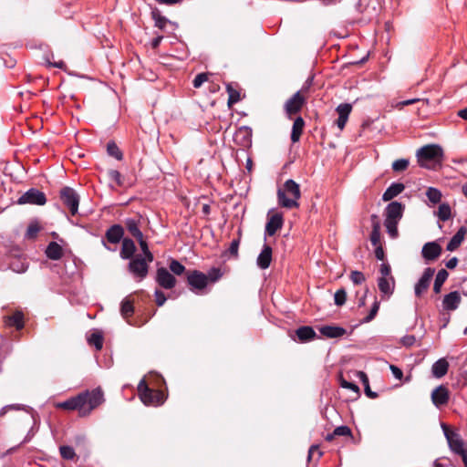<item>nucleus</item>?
<instances>
[{
  "mask_svg": "<svg viewBox=\"0 0 467 467\" xmlns=\"http://www.w3.org/2000/svg\"><path fill=\"white\" fill-rule=\"evenodd\" d=\"M84 396H80V393L75 397H72L65 401L57 404V408L63 409L65 410H78L79 416L85 417V410L83 407Z\"/></svg>",
  "mask_w": 467,
  "mask_h": 467,
  "instance_id": "14",
  "label": "nucleus"
},
{
  "mask_svg": "<svg viewBox=\"0 0 467 467\" xmlns=\"http://www.w3.org/2000/svg\"><path fill=\"white\" fill-rule=\"evenodd\" d=\"M336 110H337L338 116L348 118V116L352 110V106H351V104H348V103H342L337 107Z\"/></svg>",
  "mask_w": 467,
  "mask_h": 467,
  "instance_id": "46",
  "label": "nucleus"
},
{
  "mask_svg": "<svg viewBox=\"0 0 467 467\" xmlns=\"http://www.w3.org/2000/svg\"><path fill=\"white\" fill-rule=\"evenodd\" d=\"M155 281L164 289H172L176 285V278L165 267H160L157 269Z\"/></svg>",
  "mask_w": 467,
  "mask_h": 467,
  "instance_id": "13",
  "label": "nucleus"
},
{
  "mask_svg": "<svg viewBox=\"0 0 467 467\" xmlns=\"http://www.w3.org/2000/svg\"><path fill=\"white\" fill-rule=\"evenodd\" d=\"M302 90L296 92L284 106L286 116L291 119L293 115L298 113L304 104L306 103V98L302 95Z\"/></svg>",
  "mask_w": 467,
  "mask_h": 467,
  "instance_id": "11",
  "label": "nucleus"
},
{
  "mask_svg": "<svg viewBox=\"0 0 467 467\" xmlns=\"http://www.w3.org/2000/svg\"><path fill=\"white\" fill-rule=\"evenodd\" d=\"M375 256L378 260H384L385 258V253H384V250H383V247L382 245H378V246H375Z\"/></svg>",
  "mask_w": 467,
  "mask_h": 467,
  "instance_id": "63",
  "label": "nucleus"
},
{
  "mask_svg": "<svg viewBox=\"0 0 467 467\" xmlns=\"http://www.w3.org/2000/svg\"><path fill=\"white\" fill-rule=\"evenodd\" d=\"M416 337L413 335H406L401 338V343L405 347H411L415 344Z\"/></svg>",
  "mask_w": 467,
  "mask_h": 467,
  "instance_id": "59",
  "label": "nucleus"
},
{
  "mask_svg": "<svg viewBox=\"0 0 467 467\" xmlns=\"http://www.w3.org/2000/svg\"><path fill=\"white\" fill-rule=\"evenodd\" d=\"M465 234L466 229L464 227H461L458 232L451 237L447 244L446 249L451 252L456 250L462 243Z\"/></svg>",
  "mask_w": 467,
  "mask_h": 467,
  "instance_id": "31",
  "label": "nucleus"
},
{
  "mask_svg": "<svg viewBox=\"0 0 467 467\" xmlns=\"http://www.w3.org/2000/svg\"><path fill=\"white\" fill-rule=\"evenodd\" d=\"M227 91L229 93L228 105H232L239 101L240 94L238 91L233 89L229 85L227 86Z\"/></svg>",
  "mask_w": 467,
  "mask_h": 467,
  "instance_id": "50",
  "label": "nucleus"
},
{
  "mask_svg": "<svg viewBox=\"0 0 467 467\" xmlns=\"http://www.w3.org/2000/svg\"><path fill=\"white\" fill-rule=\"evenodd\" d=\"M305 127V120L302 117H297L293 123L291 131V140L293 143L299 141Z\"/></svg>",
  "mask_w": 467,
  "mask_h": 467,
  "instance_id": "28",
  "label": "nucleus"
},
{
  "mask_svg": "<svg viewBox=\"0 0 467 467\" xmlns=\"http://www.w3.org/2000/svg\"><path fill=\"white\" fill-rule=\"evenodd\" d=\"M187 282L195 294H202L208 285V276L198 270L187 272Z\"/></svg>",
  "mask_w": 467,
  "mask_h": 467,
  "instance_id": "8",
  "label": "nucleus"
},
{
  "mask_svg": "<svg viewBox=\"0 0 467 467\" xmlns=\"http://www.w3.org/2000/svg\"><path fill=\"white\" fill-rule=\"evenodd\" d=\"M441 246L436 242L426 243L421 250L422 257L426 261H434L441 254Z\"/></svg>",
  "mask_w": 467,
  "mask_h": 467,
  "instance_id": "16",
  "label": "nucleus"
},
{
  "mask_svg": "<svg viewBox=\"0 0 467 467\" xmlns=\"http://www.w3.org/2000/svg\"><path fill=\"white\" fill-rule=\"evenodd\" d=\"M124 228L120 224H113L109 228L107 229L105 233V238L102 239L101 243L103 246L109 250L112 251V249L108 246V243L112 244H117L124 238Z\"/></svg>",
  "mask_w": 467,
  "mask_h": 467,
  "instance_id": "10",
  "label": "nucleus"
},
{
  "mask_svg": "<svg viewBox=\"0 0 467 467\" xmlns=\"http://www.w3.org/2000/svg\"><path fill=\"white\" fill-rule=\"evenodd\" d=\"M355 375L360 379L364 387L369 385L368 378L365 372L356 371Z\"/></svg>",
  "mask_w": 467,
  "mask_h": 467,
  "instance_id": "62",
  "label": "nucleus"
},
{
  "mask_svg": "<svg viewBox=\"0 0 467 467\" xmlns=\"http://www.w3.org/2000/svg\"><path fill=\"white\" fill-rule=\"evenodd\" d=\"M320 334L327 338H338L347 334V330L339 326H323L319 327Z\"/></svg>",
  "mask_w": 467,
  "mask_h": 467,
  "instance_id": "21",
  "label": "nucleus"
},
{
  "mask_svg": "<svg viewBox=\"0 0 467 467\" xmlns=\"http://www.w3.org/2000/svg\"><path fill=\"white\" fill-rule=\"evenodd\" d=\"M46 255L51 260H59L63 256V249L57 243L51 242L46 249Z\"/></svg>",
  "mask_w": 467,
  "mask_h": 467,
  "instance_id": "30",
  "label": "nucleus"
},
{
  "mask_svg": "<svg viewBox=\"0 0 467 467\" xmlns=\"http://www.w3.org/2000/svg\"><path fill=\"white\" fill-rule=\"evenodd\" d=\"M120 313H121V316L125 319L129 318L130 317H131L133 315V313H134V306H133L132 302L130 299L125 298L121 302Z\"/></svg>",
  "mask_w": 467,
  "mask_h": 467,
  "instance_id": "35",
  "label": "nucleus"
},
{
  "mask_svg": "<svg viewBox=\"0 0 467 467\" xmlns=\"http://www.w3.org/2000/svg\"><path fill=\"white\" fill-rule=\"evenodd\" d=\"M136 252L135 243L130 238H124L119 252V255L122 259H131L134 257Z\"/></svg>",
  "mask_w": 467,
  "mask_h": 467,
  "instance_id": "24",
  "label": "nucleus"
},
{
  "mask_svg": "<svg viewBox=\"0 0 467 467\" xmlns=\"http://www.w3.org/2000/svg\"><path fill=\"white\" fill-rule=\"evenodd\" d=\"M448 368V361L445 358H440L432 365L431 372L434 377L440 379L447 374Z\"/></svg>",
  "mask_w": 467,
  "mask_h": 467,
  "instance_id": "29",
  "label": "nucleus"
},
{
  "mask_svg": "<svg viewBox=\"0 0 467 467\" xmlns=\"http://www.w3.org/2000/svg\"><path fill=\"white\" fill-rule=\"evenodd\" d=\"M240 244V239H234L232 241L230 247L228 249V253L234 257L238 256V249Z\"/></svg>",
  "mask_w": 467,
  "mask_h": 467,
  "instance_id": "54",
  "label": "nucleus"
},
{
  "mask_svg": "<svg viewBox=\"0 0 467 467\" xmlns=\"http://www.w3.org/2000/svg\"><path fill=\"white\" fill-rule=\"evenodd\" d=\"M296 335L300 342H308L316 338L317 334L312 327L303 326L296 330Z\"/></svg>",
  "mask_w": 467,
  "mask_h": 467,
  "instance_id": "25",
  "label": "nucleus"
},
{
  "mask_svg": "<svg viewBox=\"0 0 467 467\" xmlns=\"http://www.w3.org/2000/svg\"><path fill=\"white\" fill-rule=\"evenodd\" d=\"M155 296V301L157 306H161L166 302L167 298L165 296V294L161 290H156L154 293Z\"/></svg>",
  "mask_w": 467,
  "mask_h": 467,
  "instance_id": "57",
  "label": "nucleus"
},
{
  "mask_svg": "<svg viewBox=\"0 0 467 467\" xmlns=\"http://www.w3.org/2000/svg\"><path fill=\"white\" fill-rule=\"evenodd\" d=\"M210 73H200L196 75L192 81V85L195 88H199L204 82L208 81Z\"/></svg>",
  "mask_w": 467,
  "mask_h": 467,
  "instance_id": "47",
  "label": "nucleus"
},
{
  "mask_svg": "<svg viewBox=\"0 0 467 467\" xmlns=\"http://www.w3.org/2000/svg\"><path fill=\"white\" fill-rule=\"evenodd\" d=\"M335 304L338 306H343L347 300V292L344 288L337 290L334 295Z\"/></svg>",
  "mask_w": 467,
  "mask_h": 467,
  "instance_id": "45",
  "label": "nucleus"
},
{
  "mask_svg": "<svg viewBox=\"0 0 467 467\" xmlns=\"http://www.w3.org/2000/svg\"><path fill=\"white\" fill-rule=\"evenodd\" d=\"M371 221H372V231L370 234V242L374 246L381 245L380 244V223L378 221V216L376 214H372Z\"/></svg>",
  "mask_w": 467,
  "mask_h": 467,
  "instance_id": "27",
  "label": "nucleus"
},
{
  "mask_svg": "<svg viewBox=\"0 0 467 467\" xmlns=\"http://www.w3.org/2000/svg\"><path fill=\"white\" fill-rule=\"evenodd\" d=\"M404 212V205L399 202H391L385 209L384 225L387 233L391 238L398 237V223L401 220Z\"/></svg>",
  "mask_w": 467,
  "mask_h": 467,
  "instance_id": "3",
  "label": "nucleus"
},
{
  "mask_svg": "<svg viewBox=\"0 0 467 467\" xmlns=\"http://www.w3.org/2000/svg\"><path fill=\"white\" fill-rule=\"evenodd\" d=\"M152 261H148L147 258L142 257L141 254H137L130 259L128 269L134 278L139 281L143 280L149 273V264Z\"/></svg>",
  "mask_w": 467,
  "mask_h": 467,
  "instance_id": "7",
  "label": "nucleus"
},
{
  "mask_svg": "<svg viewBox=\"0 0 467 467\" xmlns=\"http://www.w3.org/2000/svg\"><path fill=\"white\" fill-rule=\"evenodd\" d=\"M154 20H155V26L159 27L160 29H164L168 23V19L164 16H161L160 15L156 16L153 15Z\"/></svg>",
  "mask_w": 467,
  "mask_h": 467,
  "instance_id": "56",
  "label": "nucleus"
},
{
  "mask_svg": "<svg viewBox=\"0 0 467 467\" xmlns=\"http://www.w3.org/2000/svg\"><path fill=\"white\" fill-rule=\"evenodd\" d=\"M435 269L427 267L421 277L419 279L414 287V293L417 297H420L429 288L431 281L434 275Z\"/></svg>",
  "mask_w": 467,
  "mask_h": 467,
  "instance_id": "15",
  "label": "nucleus"
},
{
  "mask_svg": "<svg viewBox=\"0 0 467 467\" xmlns=\"http://www.w3.org/2000/svg\"><path fill=\"white\" fill-rule=\"evenodd\" d=\"M40 231V226L37 223H31L26 232V237L27 239H35Z\"/></svg>",
  "mask_w": 467,
  "mask_h": 467,
  "instance_id": "44",
  "label": "nucleus"
},
{
  "mask_svg": "<svg viewBox=\"0 0 467 467\" xmlns=\"http://www.w3.org/2000/svg\"><path fill=\"white\" fill-rule=\"evenodd\" d=\"M334 434H336V436H351L352 432L349 427L339 426L334 430Z\"/></svg>",
  "mask_w": 467,
  "mask_h": 467,
  "instance_id": "53",
  "label": "nucleus"
},
{
  "mask_svg": "<svg viewBox=\"0 0 467 467\" xmlns=\"http://www.w3.org/2000/svg\"><path fill=\"white\" fill-rule=\"evenodd\" d=\"M140 244V247L143 253L142 257H145L148 259V261H153L154 256L152 253L150 251L147 242L143 238V234L141 235L140 239H137Z\"/></svg>",
  "mask_w": 467,
  "mask_h": 467,
  "instance_id": "40",
  "label": "nucleus"
},
{
  "mask_svg": "<svg viewBox=\"0 0 467 467\" xmlns=\"http://www.w3.org/2000/svg\"><path fill=\"white\" fill-rule=\"evenodd\" d=\"M109 176L111 180H113L114 182H116V183L118 185H122V181H121V174L119 171H116V170H111L109 171Z\"/></svg>",
  "mask_w": 467,
  "mask_h": 467,
  "instance_id": "58",
  "label": "nucleus"
},
{
  "mask_svg": "<svg viewBox=\"0 0 467 467\" xmlns=\"http://www.w3.org/2000/svg\"><path fill=\"white\" fill-rule=\"evenodd\" d=\"M60 199L64 205L67 206L71 215H76L78 211L79 197L74 189L64 187L60 191Z\"/></svg>",
  "mask_w": 467,
  "mask_h": 467,
  "instance_id": "9",
  "label": "nucleus"
},
{
  "mask_svg": "<svg viewBox=\"0 0 467 467\" xmlns=\"http://www.w3.org/2000/svg\"><path fill=\"white\" fill-rule=\"evenodd\" d=\"M441 428L448 441L450 450L455 454L461 456L464 467H467V445L464 441L458 432L451 431L446 424H442Z\"/></svg>",
  "mask_w": 467,
  "mask_h": 467,
  "instance_id": "4",
  "label": "nucleus"
},
{
  "mask_svg": "<svg viewBox=\"0 0 467 467\" xmlns=\"http://www.w3.org/2000/svg\"><path fill=\"white\" fill-rule=\"evenodd\" d=\"M317 452L318 456L317 458L319 459L321 456H322V451L319 450V447L317 445H312L309 450H308V461H311L314 454Z\"/></svg>",
  "mask_w": 467,
  "mask_h": 467,
  "instance_id": "60",
  "label": "nucleus"
},
{
  "mask_svg": "<svg viewBox=\"0 0 467 467\" xmlns=\"http://www.w3.org/2000/svg\"><path fill=\"white\" fill-rule=\"evenodd\" d=\"M234 140L243 147H248L252 143V130L249 127H240L235 134Z\"/></svg>",
  "mask_w": 467,
  "mask_h": 467,
  "instance_id": "22",
  "label": "nucleus"
},
{
  "mask_svg": "<svg viewBox=\"0 0 467 467\" xmlns=\"http://www.w3.org/2000/svg\"><path fill=\"white\" fill-rule=\"evenodd\" d=\"M348 119V118L338 116V118L336 121V124L340 130H342L345 128Z\"/></svg>",
  "mask_w": 467,
  "mask_h": 467,
  "instance_id": "64",
  "label": "nucleus"
},
{
  "mask_svg": "<svg viewBox=\"0 0 467 467\" xmlns=\"http://www.w3.org/2000/svg\"><path fill=\"white\" fill-rule=\"evenodd\" d=\"M448 272L445 269H441L438 274L436 275L434 285H433V291L436 294H439L441 290V286L444 284V282L448 278Z\"/></svg>",
  "mask_w": 467,
  "mask_h": 467,
  "instance_id": "34",
  "label": "nucleus"
},
{
  "mask_svg": "<svg viewBox=\"0 0 467 467\" xmlns=\"http://www.w3.org/2000/svg\"><path fill=\"white\" fill-rule=\"evenodd\" d=\"M277 201L281 207L286 209L298 208L301 197L300 186L292 179L285 182L282 188L277 190Z\"/></svg>",
  "mask_w": 467,
  "mask_h": 467,
  "instance_id": "1",
  "label": "nucleus"
},
{
  "mask_svg": "<svg viewBox=\"0 0 467 467\" xmlns=\"http://www.w3.org/2000/svg\"><path fill=\"white\" fill-rule=\"evenodd\" d=\"M88 343L95 346L97 350H100L103 347V337L99 333H93L88 337Z\"/></svg>",
  "mask_w": 467,
  "mask_h": 467,
  "instance_id": "42",
  "label": "nucleus"
},
{
  "mask_svg": "<svg viewBox=\"0 0 467 467\" xmlns=\"http://www.w3.org/2000/svg\"><path fill=\"white\" fill-rule=\"evenodd\" d=\"M17 202L19 204L44 205L47 202V198L43 192L31 188L19 197Z\"/></svg>",
  "mask_w": 467,
  "mask_h": 467,
  "instance_id": "12",
  "label": "nucleus"
},
{
  "mask_svg": "<svg viewBox=\"0 0 467 467\" xmlns=\"http://www.w3.org/2000/svg\"><path fill=\"white\" fill-rule=\"evenodd\" d=\"M107 152L109 156L115 158L118 161H121L123 158V154L119 148L117 146L115 142H109L107 145Z\"/></svg>",
  "mask_w": 467,
  "mask_h": 467,
  "instance_id": "37",
  "label": "nucleus"
},
{
  "mask_svg": "<svg viewBox=\"0 0 467 467\" xmlns=\"http://www.w3.org/2000/svg\"><path fill=\"white\" fill-rule=\"evenodd\" d=\"M389 368H390V370H391V372H392V374H393L395 379H397L399 380H400L402 379L403 372H402V370L400 368H398L395 365H390Z\"/></svg>",
  "mask_w": 467,
  "mask_h": 467,
  "instance_id": "61",
  "label": "nucleus"
},
{
  "mask_svg": "<svg viewBox=\"0 0 467 467\" xmlns=\"http://www.w3.org/2000/svg\"><path fill=\"white\" fill-rule=\"evenodd\" d=\"M418 163L420 167L432 169L436 164H441L443 159V150L437 144H429L420 148L416 153Z\"/></svg>",
  "mask_w": 467,
  "mask_h": 467,
  "instance_id": "2",
  "label": "nucleus"
},
{
  "mask_svg": "<svg viewBox=\"0 0 467 467\" xmlns=\"http://www.w3.org/2000/svg\"><path fill=\"white\" fill-rule=\"evenodd\" d=\"M125 225L128 229V231L130 233V234L135 237L136 239H140L141 235L143 234L142 232L140 230L138 222L135 219L129 218L125 221Z\"/></svg>",
  "mask_w": 467,
  "mask_h": 467,
  "instance_id": "33",
  "label": "nucleus"
},
{
  "mask_svg": "<svg viewBox=\"0 0 467 467\" xmlns=\"http://www.w3.org/2000/svg\"><path fill=\"white\" fill-rule=\"evenodd\" d=\"M449 399V390L443 385L435 388L431 392V400L436 407H441L447 404Z\"/></svg>",
  "mask_w": 467,
  "mask_h": 467,
  "instance_id": "18",
  "label": "nucleus"
},
{
  "mask_svg": "<svg viewBox=\"0 0 467 467\" xmlns=\"http://www.w3.org/2000/svg\"><path fill=\"white\" fill-rule=\"evenodd\" d=\"M379 277H385L388 278L389 276H393L391 275V268L390 265L387 263H382L379 267Z\"/></svg>",
  "mask_w": 467,
  "mask_h": 467,
  "instance_id": "52",
  "label": "nucleus"
},
{
  "mask_svg": "<svg viewBox=\"0 0 467 467\" xmlns=\"http://www.w3.org/2000/svg\"><path fill=\"white\" fill-rule=\"evenodd\" d=\"M462 302L461 295L458 291L451 292L444 296L442 300V307L446 311L456 310Z\"/></svg>",
  "mask_w": 467,
  "mask_h": 467,
  "instance_id": "20",
  "label": "nucleus"
},
{
  "mask_svg": "<svg viewBox=\"0 0 467 467\" xmlns=\"http://www.w3.org/2000/svg\"><path fill=\"white\" fill-rule=\"evenodd\" d=\"M138 390L141 401L147 406H159L165 400L164 393L161 390L150 389L145 379L140 381Z\"/></svg>",
  "mask_w": 467,
  "mask_h": 467,
  "instance_id": "5",
  "label": "nucleus"
},
{
  "mask_svg": "<svg viewBox=\"0 0 467 467\" xmlns=\"http://www.w3.org/2000/svg\"><path fill=\"white\" fill-rule=\"evenodd\" d=\"M208 276V282L211 281V282H216L217 280H219L221 277H222V272L219 268H212L208 275H206Z\"/></svg>",
  "mask_w": 467,
  "mask_h": 467,
  "instance_id": "51",
  "label": "nucleus"
},
{
  "mask_svg": "<svg viewBox=\"0 0 467 467\" xmlns=\"http://www.w3.org/2000/svg\"><path fill=\"white\" fill-rule=\"evenodd\" d=\"M379 309V302L378 300H375V302L373 303V305L371 306V309H370L368 315L366 317H364L363 322L364 323H368L371 320H373L374 317H376Z\"/></svg>",
  "mask_w": 467,
  "mask_h": 467,
  "instance_id": "48",
  "label": "nucleus"
},
{
  "mask_svg": "<svg viewBox=\"0 0 467 467\" xmlns=\"http://www.w3.org/2000/svg\"><path fill=\"white\" fill-rule=\"evenodd\" d=\"M80 396H84L83 407L86 411L85 416L89 415L93 410L105 401L104 392L100 387L93 389L92 390L83 391L80 393Z\"/></svg>",
  "mask_w": 467,
  "mask_h": 467,
  "instance_id": "6",
  "label": "nucleus"
},
{
  "mask_svg": "<svg viewBox=\"0 0 467 467\" xmlns=\"http://www.w3.org/2000/svg\"><path fill=\"white\" fill-rule=\"evenodd\" d=\"M59 451L61 457L65 460H72L76 456L74 449L67 445L60 446Z\"/></svg>",
  "mask_w": 467,
  "mask_h": 467,
  "instance_id": "43",
  "label": "nucleus"
},
{
  "mask_svg": "<svg viewBox=\"0 0 467 467\" xmlns=\"http://www.w3.org/2000/svg\"><path fill=\"white\" fill-rule=\"evenodd\" d=\"M405 189V186L403 183L400 182H393L389 187L387 188V190L384 192L382 195V200L384 202H388L398 196L400 193H401Z\"/></svg>",
  "mask_w": 467,
  "mask_h": 467,
  "instance_id": "26",
  "label": "nucleus"
},
{
  "mask_svg": "<svg viewBox=\"0 0 467 467\" xmlns=\"http://www.w3.org/2000/svg\"><path fill=\"white\" fill-rule=\"evenodd\" d=\"M284 219L282 213H276L268 218L265 225V234L273 236L283 226Z\"/></svg>",
  "mask_w": 467,
  "mask_h": 467,
  "instance_id": "19",
  "label": "nucleus"
},
{
  "mask_svg": "<svg viewBox=\"0 0 467 467\" xmlns=\"http://www.w3.org/2000/svg\"><path fill=\"white\" fill-rule=\"evenodd\" d=\"M378 286L380 293L382 294V298H389L395 289V279L393 276H389L388 278L379 277Z\"/></svg>",
  "mask_w": 467,
  "mask_h": 467,
  "instance_id": "17",
  "label": "nucleus"
},
{
  "mask_svg": "<svg viewBox=\"0 0 467 467\" xmlns=\"http://www.w3.org/2000/svg\"><path fill=\"white\" fill-rule=\"evenodd\" d=\"M350 280L355 285H361L363 282H365L366 278L363 273L359 271H352L350 273Z\"/></svg>",
  "mask_w": 467,
  "mask_h": 467,
  "instance_id": "49",
  "label": "nucleus"
},
{
  "mask_svg": "<svg viewBox=\"0 0 467 467\" xmlns=\"http://www.w3.org/2000/svg\"><path fill=\"white\" fill-rule=\"evenodd\" d=\"M5 324L7 327H15L19 330L24 327V316L21 312H16L12 316L5 317Z\"/></svg>",
  "mask_w": 467,
  "mask_h": 467,
  "instance_id": "32",
  "label": "nucleus"
},
{
  "mask_svg": "<svg viewBox=\"0 0 467 467\" xmlns=\"http://www.w3.org/2000/svg\"><path fill=\"white\" fill-rule=\"evenodd\" d=\"M272 262V248L265 244L264 245L261 253L259 254L256 263L259 268L266 269L270 266Z\"/></svg>",
  "mask_w": 467,
  "mask_h": 467,
  "instance_id": "23",
  "label": "nucleus"
},
{
  "mask_svg": "<svg viewBox=\"0 0 467 467\" xmlns=\"http://www.w3.org/2000/svg\"><path fill=\"white\" fill-rule=\"evenodd\" d=\"M410 164L409 160L407 159H399L393 161L392 170L396 172H401L408 169Z\"/></svg>",
  "mask_w": 467,
  "mask_h": 467,
  "instance_id": "41",
  "label": "nucleus"
},
{
  "mask_svg": "<svg viewBox=\"0 0 467 467\" xmlns=\"http://www.w3.org/2000/svg\"><path fill=\"white\" fill-rule=\"evenodd\" d=\"M451 206L448 203H441L439 205L438 211H437V216L438 218L445 222L451 218Z\"/></svg>",
  "mask_w": 467,
  "mask_h": 467,
  "instance_id": "36",
  "label": "nucleus"
},
{
  "mask_svg": "<svg viewBox=\"0 0 467 467\" xmlns=\"http://www.w3.org/2000/svg\"><path fill=\"white\" fill-rule=\"evenodd\" d=\"M426 196L428 197L431 202L436 204L441 202V192L436 188L430 187L426 192Z\"/></svg>",
  "mask_w": 467,
  "mask_h": 467,
  "instance_id": "39",
  "label": "nucleus"
},
{
  "mask_svg": "<svg viewBox=\"0 0 467 467\" xmlns=\"http://www.w3.org/2000/svg\"><path fill=\"white\" fill-rule=\"evenodd\" d=\"M169 268L172 275H182L186 271L185 266L175 259L171 260L169 264Z\"/></svg>",
  "mask_w": 467,
  "mask_h": 467,
  "instance_id": "38",
  "label": "nucleus"
},
{
  "mask_svg": "<svg viewBox=\"0 0 467 467\" xmlns=\"http://www.w3.org/2000/svg\"><path fill=\"white\" fill-rule=\"evenodd\" d=\"M340 386L344 389H350L356 393H358L359 392V388L358 385H356L355 383H352V382H349V381H347L346 379H341L340 380Z\"/></svg>",
  "mask_w": 467,
  "mask_h": 467,
  "instance_id": "55",
  "label": "nucleus"
}]
</instances>
